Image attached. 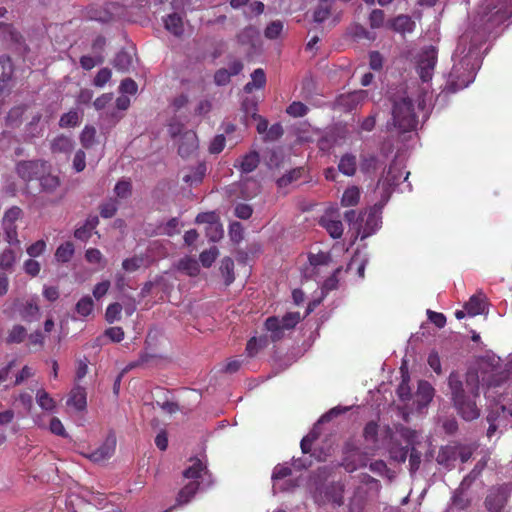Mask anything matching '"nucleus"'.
I'll use <instances>...</instances> for the list:
<instances>
[{"instance_id":"17","label":"nucleus","mask_w":512,"mask_h":512,"mask_svg":"<svg viewBox=\"0 0 512 512\" xmlns=\"http://www.w3.org/2000/svg\"><path fill=\"white\" fill-rule=\"evenodd\" d=\"M14 74V65L8 56H0V93L8 87Z\"/></svg>"},{"instance_id":"28","label":"nucleus","mask_w":512,"mask_h":512,"mask_svg":"<svg viewBox=\"0 0 512 512\" xmlns=\"http://www.w3.org/2000/svg\"><path fill=\"white\" fill-rule=\"evenodd\" d=\"M434 396V388L427 381H420L417 389V397L419 398V403L423 405H427L430 403Z\"/></svg>"},{"instance_id":"31","label":"nucleus","mask_w":512,"mask_h":512,"mask_svg":"<svg viewBox=\"0 0 512 512\" xmlns=\"http://www.w3.org/2000/svg\"><path fill=\"white\" fill-rule=\"evenodd\" d=\"M220 271L224 278V283L226 286H229L234 282V262L232 258H223L220 265Z\"/></svg>"},{"instance_id":"23","label":"nucleus","mask_w":512,"mask_h":512,"mask_svg":"<svg viewBox=\"0 0 512 512\" xmlns=\"http://www.w3.org/2000/svg\"><path fill=\"white\" fill-rule=\"evenodd\" d=\"M266 84V75L262 68L255 69L251 74V81L244 86L246 93L253 92L254 89H262Z\"/></svg>"},{"instance_id":"46","label":"nucleus","mask_w":512,"mask_h":512,"mask_svg":"<svg viewBox=\"0 0 512 512\" xmlns=\"http://www.w3.org/2000/svg\"><path fill=\"white\" fill-rule=\"evenodd\" d=\"M113 64L115 68L121 71H127L132 64L131 56L127 52L121 51L117 53Z\"/></svg>"},{"instance_id":"35","label":"nucleus","mask_w":512,"mask_h":512,"mask_svg":"<svg viewBox=\"0 0 512 512\" xmlns=\"http://www.w3.org/2000/svg\"><path fill=\"white\" fill-rule=\"evenodd\" d=\"M96 129L93 126H85L81 135L80 142L85 149L92 148L96 143Z\"/></svg>"},{"instance_id":"52","label":"nucleus","mask_w":512,"mask_h":512,"mask_svg":"<svg viewBox=\"0 0 512 512\" xmlns=\"http://www.w3.org/2000/svg\"><path fill=\"white\" fill-rule=\"evenodd\" d=\"M283 30V23L279 20L272 21L265 29L264 35L268 39H276Z\"/></svg>"},{"instance_id":"58","label":"nucleus","mask_w":512,"mask_h":512,"mask_svg":"<svg viewBox=\"0 0 512 512\" xmlns=\"http://www.w3.org/2000/svg\"><path fill=\"white\" fill-rule=\"evenodd\" d=\"M24 107L17 106L13 107L7 115V121L14 126H18L21 123V117L24 113Z\"/></svg>"},{"instance_id":"42","label":"nucleus","mask_w":512,"mask_h":512,"mask_svg":"<svg viewBox=\"0 0 512 512\" xmlns=\"http://www.w3.org/2000/svg\"><path fill=\"white\" fill-rule=\"evenodd\" d=\"M331 14V6L328 3L319 2L318 6L313 12V21L316 23H322L329 18Z\"/></svg>"},{"instance_id":"32","label":"nucleus","mask_w":512,"mask_h":512,"mask_svg":"<svg viewBox=\"0 0 512 512\" xmlns=\"http://www.w3.org/2000/svg\"><path fill=\"white\" fill-rule=\"evenodd\" d=\"M178 269L189 276H196L200 271V266L196 258H182L179 261Z\"/></svg>"},{"instance_id":"54","label":"nucleus","mask_w":512,"mask_h":512,"mask_svg":"<svg viewBox=\"0 0 512 512\" xmlns=\"http://www.w3.org/2000/svg\"><path fill=\"white\" fill-rule=\"evenodd\" d=\"M122 311V306L119 303L110 304L105 313L106 321L109 323H113L116 320L120 319V314Z\"/></svg>"},{"instance_id":"26","label":"nucleus","mask_w":512,"mask_h":512,"mask_svg":"<svg viewBox=\"0 0 512 512\" xmlns=\"http://www.w3.org/2000/svg\"><path fill=\"white\" fill-rule=\"evenodd\" d=\"M165 28L176 36H180L183 33V21L179 14H169L164 19Z\"/></svg>"},{"instance_id":"44","label":"nucleus","mask_w":512,"mask_h":512,"mask_svg":"<svg viewBox=\"0 0 512 512\" xmlns=\"http://www.w3.org/2000/svg\"><path fill=\"white\" fill-rule=\"evenodd\" d=\"M36 400L38 405L44 409L51 411L55 408V401L53 398L45 391V390H39L36 394Z\"/></svg>"},{"instance_id":"20","label":"nucleus","mask_w":512,"mask_h":512,"mask_svg":"<svg viewBox=\"0 0 512 512\" xmlns=\"http://www.w3.org/2000/svg\"><path fill=\"white\" fill-rule=\"evenodd\" d=\"M74 148L71 137L60 135L51 142V151L54 154H70Z\"/></svg>"},{"instance_id":"21","label":"nucleus","mask_w":512,"mask_h":512,"mask_svg":"<svg viewBox=\"0 0 512 512\" xmlns=\"http://www.w3.org/2000/svg\"><path fill=\"white\" fill-rule=\"evenodd\" d=\"M338 170L346 176H354L357 170V158L352 153H345L340 158Z\"/></svg>"},{"instance_id":"4","label":"nucleus","mask_w":512,"mask_h":512,"mask_svg":"<svg viewBox=\"0 0 512 512\" xmlns=\"http://www.w3.org/2000/svg\"><path fill=\"white\" fill-rule=\"evenodd\" d=\"M317 223L325 229L333 239L342 237L344 227L337 207L330 206L326 208L324 213L318 218Z\"/></svg>"},{"instance_id":"12","label":"nucleus","mask_w":512,"mask_h":512,"mask_svg":"<svg viewBox=\"0 0 512 512\" xmlns=\"http://www.w3.org/2000/svg\"><path fill=\"white\" fill-rule=\"evenodd\" d=\"M198 148V139L194 131H184L180 137L178 154L182 158H187L192 155Z\"/></svg>"},{"instance_id":"51","label":"nucleus","mask_w":512,"mask_h":512,"mask_svg":"<svg viewBox=\"0 0 512 512\" xmlns=\"http://www.w3.org/2000/svg\"><path fill=\"white\" fill-rule=\"evenodd\" d=\"M385 13L381 9H373L369 15V25L372 29H378L383 26Z\"/></svg>"},{"instance_id":"47","label":"nucleus","mask_w":512,"mask_h":512,"mask_svg":"<svg viewBox=\"0 0 512 512\" xmlns=\"http://www.w3.org/2000/svg\"><path fill=\"white\" fill-rule=\"evenodd\" d=\"M279 320L285 330H291L300 322L301 317L299 312H289Z\"/></svg>"},{"instance_id":"38","label":"nucleus","mask_w":512,"mask_h":512,"mask_svg":"<svg viewBox=\"0 0 512 512\" xmlns=\"http://www.w3.org/2000/svg\"><path fill=\"white\" fill-rule=\"evenodd\" d=\"M38 315L39 306L33 301H27L20 309V316L24 321L31 322Z\"/></svg>"},{"instance_id":"56","label":"nucleus","mask_w":512,"mask_h":512,"mask_svg":"<svg viewBox=\"0 0 512 512\" xmlns=\"http://www.w3.org/2000/svg\"><path fill=\"white\" fill-rule=\"evenodd\" d=\"M292 474V469L286 464H278L274 467L272 480H282Z\"/></svg>"},{"instance_id":"15","label":"nucleus","mask_w":512,"mask_h":512,"mask_svg":"<svg viewBox=\"0 0 512 512\" xmlns=\"http://www.w3.org/2000/svg\"><path fill=\"white\" fill-rule=\"evenodd\" d=\"M388 27L400 34L411 33L415 29V22L408 15H398L388 22Z\"/></svg>"},{"instance_id":"19","label":"nucleus","mask_w":512,"mask_h":512,"mask_svg":"<svg viewBox=\"0 0 512 512\" xmlns=\"http://www.w3.org/2000/svg\"><path fill=\"white\" fill-rule=\"evenodd\" d=\"M192 464L183 471V476L191 481H198L208 473L206 465L198 458L191 459Z\"/></svg>"},{"instance_id":"40","label":"nucleus","mask_w":512,"mask_h":512,"mask_svg":"<svg viewBox=\"0 0 512 512\" xmlns=\"http://www.w3.org/2000/svg\"><path fill=\"white\" fill-rule=\"evenodd\" d=\"M205 234L211 242L219 241L224 234L222 224L219 222L211 223V225L205 227Z\"/></svg>"},{"instance_id":"16","label":"nucleus","mask_w":512,"mask_h":512,"mask_svg":"<svg viewBox=\"0 0 512 512\" xmlns=\"http://www.w3.org/2000/svg\"><path fill=\"white\" fill-rule=\"evenodd\" d=\"M234 166L240 170L241 173L253 172L260 163V155L257 151H250L249 153L242 156Z\"/></svg>"},{"instance_id":"57","label":"nucleus","mask_w":512,"mask_h":512,"mask_svg":"<svg viewBox=\"0 0 512 512\" xmlns=\"http://www.w3.org/2000/svg\"><path fill=\"white\" fill-rule=\"evenodd\" d=\"M361 217L362 214H357L355 210H348L344 213V219L357 229L358 234L361 232Z\"/></svg>"},{"instance_id":"6","label":"nucleus","mask_w":512,"mask_h":512,"mask_svg":"<svg viewBox=\"0 0 512 512\" xmlns=\"http://www.w3.org/2000/svg\"><path fill=\"white\" fill-rule=\"evenodd\" d=\"M23 217V211L18 206L9 208L2 218V227L6 237V241L12 245H19L16 222Z\"/></svg>"},{"instance_id":"37","label":"nucleus","mask_w":512,"mask_h":512,"mask_svg":"<svg viewBox=\"0 0 512 512\" xmlns=\"http://www.w3.org/2000/svg\"><path fill=\"white\" fill-rule=\"evenodd\" d=\"M457 458V449L452 446H445L439 450L437 456V462L441 465L448 466L451 461L456 460Z\"/></svg>"},{"instance_id":"27","label":"nucleus","mask_w":512,"mask_h":512,"mask_svg":"<svg viewBox=\"0 0 512 512\" xmlns=\"http://www.w3.org/2000/svg\"><path fill=\"white\" fill-rule=\"evenodd\" d=\"M304 172H305L304 167H297V168L291 169L290 171L285 173L283 176L278 178V180H277L278 187L284 188V187L292 184L293 182L299 180L303 176Z\"/></svg>"},{"instance_id":"5","label":"nucleus","mask_w":512,"mask_h":512,"mask_svg":"<svg viewBox=\"0 0 512 512\" xmlns=\"http://www.w3.org/2000/svg\"><path fill=\"white\" fill-rule=\"evenodd\" d=\"M510 494L511 490L507 485L492 487L485 498V508L488 512H506Z\"/></svg>"},{"instance_id":"24","label":"nucleus","mask_w":512,"mask_h":512,"mask_svg":"<svg viewBox=\"0 0 512 512\" xmlns=\"http://www.w3.org/2000/svg\"><path fill=\"white\" fill-rule=\"evenodd\" d=\"M265 327L271 333L270 337L273 342H277L283 338L285 329L281 326L278 317L272 316L267 318Z\"/></svg>"},{"instance_id":"34","label":"nucleus","mask_w":512,"mask_h":512,"mask_svg":"<svg viewBox=\"0 0 512 512\" xmlns=\"http://www.w3.org/2000/svg\"><path fill=\"white\" fill-rule=\"evenodd\" d=\"M206 173V166L200 163L191 173L183 177V181L189 185H197L202 182Z\"/></svg>"},{"instance_id":"62","label":"nucleus","mask_w":512,"mask_h":512,"mask_svg":"<svg viewBox=\"0 0 512 512\" xmlns=\"http://www.w3.org/2000/svg\"><path fill=\"white\" fill-rule=\"evenodd\" d=\"M143 264V258H125L122 262V268L126 272H134Z\"/></svg>"},{"instance_id":"7","label":"nucleus","mask_w":512,"mask_h":512,"mask_svg":"<svg viewBox=\"0 0 512 512\" xmlns=\"http://www.w3.org/2000/svg\"><path fill=\"white\" fill-rule=\"evenodd\" d=\"M437 63V50L433 46H429L422 50L417 62V73L423 82L432 79L434 69Z\"/></svg>"},{"instance_id":"55","label":"nucleus","mask_w":512,"mask_h":512,"mask_svg":"<svg viewBox=\"0 0 512 512\" xmlns=\"http://www.w3.org/2000/svg\"><path fill=\"white\" fill-rule=\"evenodd\" d=\"M112 73L109 68L100 69L94 77L93 84L96 87H103L110 79Z\"/></svg>"},{"instance_id":"60","label":"nucleus","mask_w":512,"mask_h":512,"mask_svg":"<svg viewBox=\"0 0 512 512\" xmlns=\"http://www.w3.org/2000/svg\"><path fill=\"white\" fill-rule=\"evenodd\" d=\"M218 220L219 217L215 212H202L195 218V222L197 224H206V226H209L211 223L217 222Z\"/></svg>"},{"instance_id":"49","label":"nucleus","mask_w":512,"mask_h":512,"mask_svg":"<svg viewBox=\"0 0 512 512\" xmlns=\"http://www.w3.org/2000/svg\"><path fill=\"white\" fill-rule=\"evenodd\" d=\"M79 124V114L75 110L63 114L59 120L60 127H75Z\"/></svg>"},{"instance_id":"59","label":"nucleus","mask_w":512,"mask_h":512,"mask_svg":"<svg viewBox=\"0 0 512 512\" xmlns=\"http://www.w3.org/2000/svg\"><path fill=\"white\" fill-rule=\"evenodd\" d=\"M131 183L129 181H119L115 185L114 192L119 198H127L131 194Z\"/></svg>"},{"instance_id":"13","label":"nucleus","mask_w":512,"mask_h":512,"mask_svg":"<svg viewBox=\"0 0 512 512\" xmlns=\"http://www.w3.org/2000/svg\"><path fill=\"white\" fill-rule=\"evenodd\" d=\"M364 99L363 91H354L346 94H341L336 98L335 105L337 108L350 112L354 110Z\"/></svg>"},{"instance_id":"43","label":"nucleus","mask_w":512,"mask_h":512,"mask_svg":"<svg viewBox=\"0 0 512 512\" xmlns=\"http://www.w3.org/2000/svg\"><path fill=\"white\" fill-rule=\"evenodd\" d=\"M94 303L91 297L85 296L81 298L76 304V311L79 315L86 317L93 311Z\"/></svg>"},{"instance_id":"45","label":"nucleus","mask_w":512,"mask_h":512,"mask_svg":"<svg viewBox=\"0 0 512 512\" xmlns=\"http://www.w3.org/2000/svg\"><path fill=\"white\" fill-rule=\"evenodd\" d=\"M308 111L309 108L300 101H294L286 108V113L295 118L305 116Z\"/></svg>"},{"instance_id":"30","label":"nucleus","mask_w":512,"mask_h":512,"mask_svg":"<svg viewBox=\"0 0 512 512\" xmlns=\"http://www.w3.org/2000/svg\"><path fill=\"white\" fill-rule=\"evenodd\" d=\"M37 179L40 181L42 190L48 193L54 192L60 185L58 176L49 173H43Z\"/></svg>"},{"instance_id":"53","label":"nucleus","mask_w":512,"mask_h":512,"mask_svg":"<svg viewBox=\"0 0 512 512\" xmlns=\"http://www.w3.org/2000/svg\"><path fill=\"white\" fill-rule=\"evenodd\" d=\"M103 62L104 57L102 55H96L95 57L85 55L80 58V65L84 70H91L97 64H102Z\"/></svg>"},{"instance_id":"8","label":"nucleus","mask_w":512,"mask_h":512,"mask_svg":"<svg viewBox=\"0 0 512 512\" xmlns=\"http://www.w3.org/2000/svg\"><path fill=\"white\" fill-rule=\"evenodd\" d=\"M48 169L47 162L42 160L20 161L16 165L18 176L26 182L37 179Z\"/></svg>"},{"instance_id":"48","label":"nucleus","mask_w":512,"mask_h":512,"mask_svg":"<svg viewBox=\"0 0 512 512\" xmlns=\"http://www.w3.org/2000/svg\"><path fill=\"white\" fill-rule=\"evenodd\" d=\"M100 215L103 218H112L118 209V202L116 199H110L104 203H102L99 207Z\"/></svg>"},{"instance_id":"41","label":"nucleus","mask_w":512,"mask_h":512,"mask_svg":"<svg viewBox=\"0 0 512 512\" xmlns=\"http://www.w3.org/2000/svg\"><path fill=\"white\" fill-rule=\"evenodd\" d=\"M452 504L459 510H465L471 505V499L464 494V490L458 488L452 496Z\"/></svg>"},{"instance_id":"2","label":"nucleus","mask_w":512,"mask_h":512,"mask_svg":"<svg viewBox=\"0 0 512 512\" xmlns=\"http://www.w3.org/2000/svg\"><path fill=\"white\" fill-rule=\"evenodd\" d=\"M503 381L500 358L488 357L478 363V369H469L465 381L458 372H451L448 377V386L451 401L457 414L465 421L479 418L481 407L477 400L480 397V383L487 387H496Z\"/></svg>"},{"instance_id":"63","label":"nucleus","mask_w":512,"mask_h":512,"mask_svg":"<svg viewBox=\"0 0 512 512\" xmlns=\"http://www.w3.org/2000/svg\"><path fill=\"white\" fill-rule=\"evenodd\" d=\"M378 435V424L374 421L368 422L363 430V436L366 440L376 441Z\"/></svg>"},{"instance_id":"22","label":"nucleus","mask_w":512,"mask_h":512,"mask_svg":"<svg viewBox=\"0 0 512 512\" xmlns=\"http://www.w3.org/2000/svg\"><path fill=\"white\" fill-rule=\"evenodd\" d=\"M27 336V329L23 325L15 324L8 329L5 337V343L7 345L20 344L27 338Z\"/></svg>"},{"instance_id":"33","label":"nucleus","mask_w":512,"mask_h":512,"mask_svg":"<svg viewBox=\"0 0 512 512\" xmlns=\"http://www.w3.org/2000/svg\"><path fill=\"white\" fill-rule=\"evenodd\" d=\"M325 496L328 501L340 506L343 504V487L339 484H332L326 488Z\"/></svg>"},{"instance_id":"50","label":"nucleus","mask_w":512,"mask_h":512,"mask_svg":"<svg viewBox=\"0 0 512 512\" xmlns=\"http://www.w3.org/2000/svg\"><path fill=\"white\" fill-rule=\"evenodd\" d=\"M266 339H258L256 337H252L248 342H247V345H246V351H247V354L250 356V357H253L255 356L259 350H261L263 347L266 346Z\"/></svg>"},{"instance_id":"1","label":"nucleus","mask_w":512,"mask_h":512,"mask_svg":"<svg viewBox=\"0 0 512 512\" xmlns=\"http://www.w3.org/2000/svg\"><path fill=\"white\" fill-rule=\"evenodd\" d=\"M512 17V0H484L469 28L459 39L456 52L463 55L449 73L447 89L456 92L475 79L480 67V48L489 35Z\"/></svg>"},{"instance_id":"18","label":"nucleus","mask_w":512,"mask_h":512,"mask_svg":"<svg viewBox=\"0 0 512 512\" xmlns=\"http://www.w3.org/2000/svg\"><path fill=\"white\" fill-rule=\"evenodd\" d=\"M86 396L85 388L77 385L71 390L67 400V405L73 406L78 411H82L87 406Z\"/></svg>"},{"instance_id":"9","label":"nucleus","mask_w":512,"mask_h":512,"mask_svg":"<svg viewBox=\"0 0 512 512\" xmlns=\"http://www.w3.org/2000/svg\"><path fill=\"white\" fill-rule=\"evenodd\" d=\"M382 206L375 204L361 217V238H366L375 233L382 224Z\"/></svg>"},{"instance_id":"64","label":"nucleus","mask_w":512,"mask_h":512,"mask_svg":"<svg viewBox=\"0 0 512 512\" xmlns=\"http://www.w3.org/2000/svg\"><path fill=\"white\" fill-rule=\"evenodd\" d=\"M225 147V137L224 135H216L210 143L209 151L212 154H219L223 151Z\"/></svg>"},{"instance_id":"36","label":"nucleus","mask_w":512,"mask_h":512,"mask_svg":"<svg viewBox=\"0 0 512 512\" xmlns=\"http://www.w3.org/2000/svg\"><path fill=\"white\" fill-rule=\"evenodd\" d=\"M378 158L374 154H362L360 158L361 172L368 174L377 169Z\"/></svg>"},{"instance_id":"39","label":"nucleus","mask_w":512,"mask_h":512,"mask_svg":"<svg viewBox=\"0 0 512 512\" xmlns=\"http://www.w3.org/2000/svg\"><path fill=\"white\" fill-rule=\"evenodd\" d=\"M409 453L408 446H401L400 444H393L389 449V454L392 460L398 463H404Z\"/></svg>"},{"instance_id":"3","label":"nucleus","mask_w":512,"mask_h":512,"mask_svg":"<svg viewBox=\"0 0 512 512\" xmlns=\"http://www.w3.org/2000/svg\"><path fill=\"white\" fill-rule=\"evenodd\" d=\"M392 118L395 127L401 132H410L416 129L418 118L414 111V104L409 97H402L393 102Z\"/></svg>"},{"instance_id":"11","label":"nucleus","mask_w":512,"mask_h":512,"mask_svg":"<svg viewBox=\"0 0 512 512\" xmlns=\"http://www.w3.org/2000/svg\"><path fill=\"white\" fill-rule=\"evenodd\" d=\"M200 487L199 481H190L177 494L175 505L163 512H172L176 507L188 504L196 495Z\"/></svg>"},{"instance_id":"10","label":"nucleus","mask_w":512,"mask_h":512,"mask_svg":"<svg viewBox=\"0 0 512 512\" xmlns=\"http://www.w3.org/2000/svg\"><path fill=\"white\" fill-rule=\"evenodd\" d=\"M116 442L115 434L113 432L109 433L104 443L91 453L90 459L94 462H101L109 459L115 452Z\"/></svg>"},{"instance_id":"61","label":"nucleus","mask_w":512,"mask_h":512,"mask_svg":"<svg viewBox=\"0 0 512 512\" xmlns=\"http://www.w3.org/2000/svg\"><path fill=\"white\" fill-rule=\"evenodd\" d=\"M234 213L236 217L246 220L252 216L253 209L249 204L239 203L236 205Z\"/></svg>"},{"instance_id":"29","label":"nucleus","mask_w":512,"mask_h":512,"mask_svg":"<svg viewBox=\"0 0 512 512\" xmlns=\"http://www.w3.org/2000/svg\"><path fill=\"white\" fill-rule=\"evenodd\" d=\"M360 200V190L357 186L348 187L341 198V204L344 207L356 206Z\"/></svg>"},{"instance_id":"25","label":"nucleus","mask_w":512,"mask_h":512,"mask_svg":"<svg viewBox=\"0 0 512 512\" xmlns=\"http://www.w3.org/2000/svg\"><path fill=\"white\" fill-rule=\"evenodd\" d=\"M464 309L470 316L480 315L485 310V302L481 295H473L468 302L465 303Z\"/></svg>"},{"instance_id":"14","label":"nucleus","mask_w":512,"mask_h":512,"mask_svg":"<svg viewBox=\"0 0 512 512\" xmlns=\"http://www.w3.org/2000/svg\"><path fill=\"white\" fill-rule=\"evenodd\" d=\"M367 464L365 454L358 449L352 450L344 457L342 466L347 472H353L358 468L364 467Z\"/></svg>"}]
</instances>
